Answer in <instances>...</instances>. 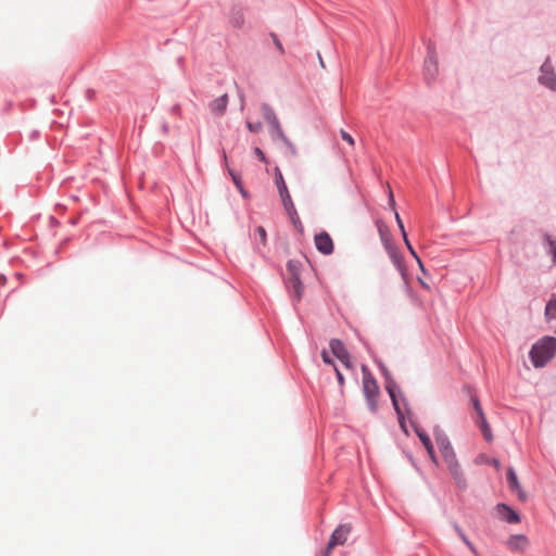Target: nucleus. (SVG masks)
<instances>
[{"mask_svg":"<svg viewBox=\"0 0 556 556\" xmlns=\"http://www.w3.org/2000/svg\"><path fill=\"white\" fill-rule=\"evenodd\" d=\"M390 204L394 208L395 202H394V198H393L392 191H390Z\"/></svg>","mask_w":556,"mask_h":556,"instance_id":"obj_38","label":"nucleus"},{"mask_svg":"<svg viewBox=\"0 0 556 556\" xmlns=\"http://www.w3.org/2000/svg\"><path fill=\"white\" fill-rule=\"evenodd\" d=\"M261 109H262L263 117L265 118V121L268 124H271L278 119L274 110L268 104H266V103L262 104Z\"/></svg>","mask_w":556,"mask_h":556,"instance_id":"obj_22","label":"nucleus"},{"mask_svg":"<svg viewBox=\"0 0 556 556\" xmlns=\"http://www.w3.org/2000/svg\"><path fill=\"white\" fill-rule=\"evenodd\" d=\"M292 154H296V149L294 144L290 141V144H286Z\"/></svg>","mask_w":556,"mask_h":556,"instance_id":"obj_36","label":"nucleus"},{"mask_svg":"<svg viewBox=\"0 0 556 556\" xmlns=\"http://www.w3.org/2000/svg\"><path fill=\"white\" fill-rule=\"evenodd\" d=\"M545 317L547 321L556 319V294H553L546 304Z\"/></svg>","mask_w":556,"mask_h":556,"instance_id":"obj_21","label":"nucleus"},{"mask_svg":"<svg viewBox=\"0 0 556 556\" xmlns=\"http://www.w3.org/2000/svg\"><path fill=\"white\" fill-rule=\"evenodd\" d=\"M270 37L275 43V46L281 51L283 52V48H282V43L280 42V40L278 39L277 35L276 34H270Z\"/></svg>","mask_w":556,"mask_h":556,"instance_id":"obj_33","label":"nucleus"},{"mask_svg":"<svg viewBox=\"0 0 556 556\" xmlns=\"http://www.w3.org/2000/svg\"><path fill=\"white\" fill-rule=\"evenodd\" d=\"M227 104H228V97H227V94H224V96L215 99L211 103V110L216 115H223L226 111Z\"/></svg>","mask_w":556,"mask_h":556,"instance_id":"obj_17","label":"nucleus"},{"mask_svg":"<svg viewBox=\"0 0 556 556\" xmlns=\"http://www.w3.org/2000/svg\"><path fill=\"white\" fill-rule=\"evenodd\" d=\"M321 358L326 364H333L332 359L329 357L327 351L321 352Z\"/></svg>","mask_w":556,"mask_h":556,"instance_id":"obj_35","label":"nucleus"},{"mask_svg":"<svg viewBox=\"0 0 556 556\" xmlns=\"http://www.w3.org/2000/svg\"><path fill=\"white\" fill-rule=\"evenodd\" d=\"M443 460L458 486H465V477L454 448L441 453Z\"/></svg>","mask_w":556,"mask_h":556,"instance_id":"obj_4","label":"nucleus"},{"mask_svg":"<svg viewBox=\"0 0 556 556\" xmlns=\"http://www.w3.org/2000/svg\"><path fill=\"white\" fill-rule=\"evenodd\" d=\"M546 240L549 245V251L553 254V262L556 263V242L552 240L549 236H546Z\"/></svg>","mask_w":556,"mask_h":556,"instance_id":"obj_29","label":"nucleus"},{"mask_svg":"<svg viewBox=\"0 0 556 556\" xmlns=\"http://www.w3.org/2000/svg\"><path fill=\"white\" fill-rule=\"evenodd\" d=\"M241 23H242V17H241V16H240V17H238V18H236V25H237V26H240V25H241Z\"/></svg>","mask_w":556,"mask_h":556,"instance_id":"obj_40","label":"nucleus"},{"mask_svg":"<svg viewBox=\"0 0 556 556\" xmlns=\"http://www.w3.org/2000/svg\"><path fill=\"white\" fill-rule=\"evenodd\" d=\"M288 287L292 299L296 302L301 301L304 292V286L301 278L288 279Z\"/></svg>","mask_w":556,"mask_h":556,"instance_id":"obj_12","label":"nucleus"},{"mask_svg":"<svg viewBox=\"0 0 556 556\" xmlns=\"http://www.w3.org/2000/svg\"><path fill=\"white\" fill-rule=\"evenodd\" d=\"M507 481H508L509 488H510L513 491L517 492V493H518V495H519V497H520L521 500H525V498H526V496H525L523 491H522V489H521V486H520V483H519V481H518V478H517V476H516V472L514 471V469H513V468H509V469H508V472H507Z\"/></svg>","mask_w":556,"mask_h":556,"instance_id":"obj_15","label":"nucleus"},{"mask_svg":"<svg viewBox=\"0 0 556 556\" xmlns=\"http://www.w3.org/2000/svg\"><path fill=\"white\" fill-rule=\"evenodd\" d=\"M394 215H395L396 224H397V226H399V228H400V230H401V233H402V236H403V239H406V235H407V233H406V230H405L404 224H403V222H402V219H401V217H400V214L395 211V212H394Z\"/></svg>","mask_w":556,"mask_h":556,"instance_id":"obj_27","label":"nucleus"},{"mask_svg":"<svg viewBox=\"0 0 556 556\" xmlns=\"http://www.w3.org/2000/svg\"><path fill=\"white\" fill-rule=\"evenodd\" d=\"M340 136H341V138H342L344 141H346L351 147H353V146L355 144V141H354L353 137H352L349 132H346L345 130L341 129V130H340Z\"/></svg>","mask_w":556,"mask_h":556,"instance_id":"obj_28","label":"nucleus"},{"mask_svg":"<svg viewBox=\"0 0 556 556\" xmlns=\"http://www.w3.org/2000/svg\"><path fill=\"white\" fill-rule=\"evenodd\" d=\"M269 126L271 128V137L274 140H280L285 144H290V140L286 137L278 119L269 124Z\"/></svg>","mask_w":556,"mask_h":556,"instance_id":"obj_18","label":"nucleus"},{"mask_svg":"<svg viewBox=\"0 0 556 556\" xmlns=\"http://www.w3.org/2000/svg\"><path fill=\"white\" fill-rule=\"evenodd\" d=\"M329 348L332 352V354L346 367L351 368V356L348 350L345 349L342 341L339 339H332L329 342Z\"/></svg>","mask_w":556,"mask_h":556,"instance_id":"obj_6","label":"nucleus"},{"mask_svg":"<svg viewBox=\"0 0 556 556\" xmlns=\"http://www.w3.org/2000/svg\"><path fill=\"white\" fill-rule=\"evenodd\" d=\"M496 510L500 517L509 523H518L520 521L519 515L505 504H498Z\"/></svg>","mask_w":556,"mask_h":556,"instance_id":"obj_10","label":"nucleus"},{"mask_svg":"<svg viewBox=\"0 0 556 556\" xmlns=\"http://www.w3.org/2000/svg\"><path fill=\"white\" fill-rule=\"evenodd\" d=\"M454 529L458 533L462 541L469 547V549L475 554V556H478V552L475 547V545L468 540L466 534L463 532L462 528H459L457 525H454Z\"/></svg>","mask_w":556,"mask_h":556,"instance_id":"obj_24","label":"nucleus"},{"mask_svg":"<svg viewBox=\"0 0 556 556\" xmlns=\"http://www.w3.org/2000/svg\"><path fill=\"white\" fill-rule=\"evenodd\" d=\"M386 389L392 400V404L394 406V409L397 414V417H399V421L401 424V426L404 428V415H403V412L401 409V406H400V402L397 400V396H396V393H395V384L393 382H389L387 386H386Z\"/></svg>","mask_w":556,"mask_h":556,"instance_id":"obj_11","label":"nucleus"},{"mask_svg":"<svg viewBox=\"0 0 556 556\" xmlns=\"http://www.w3.org/2000/svg\"><path fill=\"white\" fill-rule=\"evenodd\" d=\"M275 185L279 194V198L281 200L282 206L289 216L292 225L299 232L304 231L303 224L299 217L298 211L295 208V205L293 203V200L291 198V194L289 192V189L287 187V184L285 181V178L282 176L281 170L278 167H275Z\"/></svg>","mask_w":556,"mask_h":556,"instance_id":"obj_1","label":"nucleus"},{"mask_svg":"<svg viewBox=\"0 0 556 556\" xmlns=\"http://www.w3.org/2000/svg\"><path fill=\"white\" fill-rule=\"evenodd\" d=\"M506 546L511 552L525 553L529 547V540L523 534L510 535L506 541Z\"/></svg>","mask_w":556,"mask_h":556,"instance_id":"obj_9","label":"nucleus"},{"mask_svg":"<svg viewBox=\"0 0 556 556\" xmlns=\"http://www.w3.org/2000/svg\"><path fill=\"white\" fill-rule=\"evenodd\" d=\"M556 354V339L543 337L530 351V358L535 368L544 367Z\"/></svg>","mask_w":556,"mask_h":556,"instance_id":"obj_2","label":"nucleus"},{"mask_svg":"<svg viewBox=\"0 0 556 556\" xmlns=\"http://www.w3.org/2000/svg\"><path fill=\"white\" fill-rule=\"evenodd\" d=\"M351 532V527L348 526V525H341L339 526L334 531L333 533L331 534L330 536V540L328 542V545H327V551H326V554L325 556H329L330 554V551L337 546V545H342L345 543V541L348 540V535L349 533Z\"/></svg>","mask_w":556,"mask_h":556,"instance_id":"obj_5","label":"nucleus"},{"mask_svg":"<svg viewBox=\"0 0 556 556\" xmlns=\"http://www.w3.org/2000/svg\"><path fill=\"white\" fill-rule=\"evenodd\" d=\"M230 175H231V177H232V179H233V182H235L236 187L239 189V191L241 192V194H242L243 197H245L247 194H245V191H244V189H243V187H242V184H241L240 177H239L238 175L233 174L232 172H230Z\"/></svg>","mask_w":556,"mask_h":556,"instance_id":"obj_25","label":"nucleus"},{"mask_svg":"<svg viewBox=\"0 0 556 556\" xmlns=\"http://www.w3.org/2000/svg\"><path fill=\"white\" fill-rule=\"evenodd\" d=\"M316 249L325 254L330 255L333 252L334 245L331 237L328 232L321 231L317 233L314 238Z\"/></svg>","mask_w":556,"mask_h":556,"instance_id":"obj_8","label":"nucleus"},{"mask_svg":"<svg viewBox=\"0 0 556 556\" xmlns=\"http://www.w3.org/2000/svg\"><path fill=\"white\" fill-rule=\"evenodd\" d=\"M247 127L251 132H258L262 130V124L260 122L252 123L247 121Z\"/></svg>","mask_w":556,"mask_h":556,"instance_id":"obj_26","label":"nucleus"},{"mask_svg":"<svg viewBox=\"0 0 556 556\" xmlns=\"http://www.w3.org/2000/svg\"><path fill=\"white\" fill-rule=\"evenodd\" d=\"M416 261L418 263L419 268L425 273V267H424L421 260L418 257V260H416Z\"/></svg>","mask_w":556,"mask_h":556,"instance_id":"obj_39","label":"nucleus"},{"mask_svg":"<svg viewBox=\"0 0 556 556\" xmlns=\"http://www.w3.org/2000/svg\"><path fill=\"white\" fill-rule=\"evenodd\" d=\"M302 263L296 260H291L287 264V270L289 274L288 279L301 278Z\"/></svg>","mask_w":556,"mask_h":556,"instance_id":"obj_20","label":"nucleus"},{"mask_svg":"<svg viewBox=\"0 0 556 556\" xmlns=\"http://www.w3.org/2000/svg\"><path fill=\"white\" fill-rule=\"evenodd\" d=\"M419 282L421 283V286L426 289H429V286L426 283V281H422L421 279H419Z\"/></svg>","mask_w":556,"mask_h":556,"instance_id":"obj_41","label":"nucleus"},{"mask_svg":"<svg viewBox=\"0 0 556 556\" xmlns=\"http://www.w3.org/2000/svg\"><path fill=\"white\" fill-rule=\"evenodd\" d=\"M472 405L477 413L476 424L480 427L485 440L489 441L492 439V433L478 397H472Z\"/></svg>","mask_w":556,"mask_h":556,"instance_id":"obj_7","label":"nucleus"},{"mask_svg":"<svg viewBox=\"0 0 556 556\" xmlns=\"http://www.w3.org/2000/svg\"><path fill=\"white\" fill-rule=\"evenodd\" d=\"M379 231H380L381 237H382V239L384 240V242H386V243H387V242L389 243V241H388L387 239H384V235H383V233H386V230H383L382 226H380V227H379Z\"/></svg>","mask_w":556,"mask_h":556,"instance_id":"obj_37","label":"nucleus"},{"mask_svg":"<svg viewBox=\"0 0 556 556\" xmlns=\"http://www.w3.org/2000/svg\"><path fill=\"white\" fill-rule=\"evenodd\" d=\"M387 249L389 250V254H390L392 262L397 267V269L400 270L403 278H405L406 274H405V268H404V264H403V257L396 251V249L393 248L392 245H390L388 242H387Z\"/></svg>","mask_w":556,"mask_h":556,"instance_id":"obj_14","label":"nucleus"},{"mask_svg":"<svg viewBox=\"0 0 556 556\" xmlns=\"http://www.w3.org/2000/svg\"><path fill=\"white\" fill-rule=\"evenodd\" d=\"M255 231H256V233H257L262 244L265 245L266 244V230H265V228L262 227V226H258Z\"/></svg>","mask_w":556,"mask_h":556,"instance_id":"obj_30","label":"nucleus"},{"mask_svg":"<svg viewBox=\"0 0 556 556\" xmlns=\"http://www.w3.org/2000/svg\"><path fill=\"white\" fill-rule=\"evenodd\" d=\"M539 81L546 88L556 91V72H542Z\"/></svg>","mask_w":556,"mask_h":556,"instance_id":"obj_16","label":"nucleus"},{"mask_svg":"<svg viewBox=\"0 0 556 556\" xmlns=\"http://www.w3.org/2000/svg\"><path fill=\"white\" fill-rule=\"evenodd\" d=\"M334 370H336V375H337V379H338L339 384L341 387H343L344 386V377H343V375L341 374V371L337 367H334Z\"/></svg>","mask_w":556,"mask_h":556,"instance_id":"obj_34","label":"nucleus"},{"mask_svg":"<svg viewBox=\"0 0 556 556\" xmlns=\"http://www.w3.org/2000/svg\"><path fill=\"white\" fill-rule=\"evenodd\" d=\"M454 529L458 533L462 541L469 547V549L475 554V556H478V552L475 547V545L468 540L466 534L463 532L462 528H459L457 525H454Z\"/></svg>","mask_w":556,"mask_h":556,"instance_id":"obj_23","label":"nucleus"},{"mask_svg":"<svg viewBox=\"0 0 556 556\" xmlns=\"http://www.w3.org/2000/svg\"><path fill=\"white\" fill-rule=\"evenodd\" d=\"M362 372L363 393L366 399L367 406L371 413H376L378 410V397L380 395L379 386L365 365L362 366Z\"/></svg>","mask_w":556,"mask_h":556,"instance_id":"obj_3","label":"nucleus"},{"mask_svg":"<svg viewBox=\"0 0 556 556\" xmlns=\"http://www.w3.org/2000/svg\"><path fill=\"white\" fill-rule=\"evenodd\" d=\"M254 154L264 163H267V159L264 152L260 148L254 149Z\"/></svg>","mask_w":556,"mask_h":556,"instance_id":"obj_32","label":"nucleus"},{"mask_svg":"<svg viewBox=\"0 0 556 556\" xmlns=\"http://www.w3.org/2000/svg\"><path fill=\"white\" fill-rule=\"evenodd\" d=\"M435 442H437L440 453H443L445 451L453 448L448 438L442 431L435 432Z\"/></svg>","mask_w":556,"mask_h":556,"instance_id":"obj_19","label":"nucleus"},{"mask_svg":"<svg viewBox=\"0 0 556 556\" xmlns=\"http://www.w3.org/2000/svg\"><path fill=\"white\" fill-rule=\"evenodd\" d=\"M404 242H405V245L406 248L408 249L409 253L412 254V256L415 258V260H418V255L416 253V251L414 250L413 245L410 244L408 238L406 237V239H403Z\"/></svg>","mask_w":556,"mask_h":556,"instance_id":"obj_31","label":"nucleus"},{"mask_svg":"<svg viewBox=\"0 0 556 556\" xmlns=\"http://www.w3.org/2000/svg\"><path fill=\"white\" fill-rule=\"evenodd\" d=\"M415 431H416V434L418 435V438L420 439V441L422 442L425 448L427 450V453H428L429 457L431 458V460L435 465H438V459L434 454V448H433L430 438L424 431H421L419 428H416Z\"/></svg>","mask_w":556,"mask_h":556,"instance_id":"obj_13","label":"nucleus"}]
</instances>
